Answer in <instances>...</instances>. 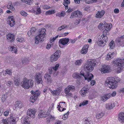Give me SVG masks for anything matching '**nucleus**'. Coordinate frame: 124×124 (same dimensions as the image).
<instances>
[{
  "mask_svg": "<svg viewBox=\"0 0 124 124\" xmlns=\"http://www.w3.org/2000/svg\"><path fill=\"white\" fill-rule=\"evenodd\" d=\"M55 12L54 10H49V11L46 12V15H50L54 14V13Z\"/></svg>",
  "mask_w": 124,
  "mask_h": 124,
  "instance_id": "45",
  "label": "nucleus"
},
{
  "mask_svg": "<svg viewBox=\"0 0 124 124\" xmlns=\"http://www.w3.org/2000/svg\"><path fill=\"white\" fill-rule=\"evenodd\" d=\"M115 106V103L112 102L110 103L106 104V108L108 110H110L112 109Z\"/></svg>",
  "mask_w": 124,
  "mask_h": 124,
  "instance_id": "23",
  "label": "nucleus"
},
{
  "mask_svg": "<svg viewBox=\"0 0 124 124\" xmlns=\"http://www.w3.org/2000/svg\"><path fill=\"white\" fill-rule=\"evenodd\" d=\"M110 68L109 65H104L102 67L100 70L102 73H108L110 72Z\"/></svg>",
  "mask_w": 124,
  "mask_h": 124,
  "instance_id": "13",
  "label": "nucleus"
},
{
  "mask_svg": "<svg viewBox=\"0 0 124 124\" xmlns=\"http://www.w3.org/2000/svg\"><path fill=\"white\" fill-rule=\"evenodd\" d=\"M104 115V113L103 112H101L97 113L96 115V117L98 119L101 118Z\"/></svg>",
  "mask_w": 124,
  "mask_h": 124,
  "instance_id": "40",
  "label": "nucleus"
},
{
  "mask_svg": "<svg viewBox=\"0 0 124 124\" xmlns=\"http://www.w3.org/2000/svg\"><path fill=\"white\" fill-rule=\"evenodd\" d=\"M88 47L89 45L88 44L85 46L81 49V53L83 54H86L87 52Z\"/></svg>",
  "mask_w": 124,
  "mask_h": 124,
  "instance_id": "25",
  "label": "nucleus"
},
{
  "mask_svg": "<svg viewBox=\"0 0 124 124\" xmlns=\"http://www.w3.org/2000/svg\"><path fill=\"white\" fill-rule=\"evenodd\" d=\"M69 40V38L61 39L59 40L58 43L59 44H61L63 45H65L68 43Z\"/></svg>",
  "mask_w": 124,
  "mask_h": 124,
  "instance_id": "15",
  "label": "nucleus"
},
{
  "mask_svg": "<svg viewBox=\"0 0 124 124\" xmlns=\"http://www.w3.org/2000/svg\"><path fill=\"white\" fill-rule=\"evenodd\" d=\"M105 12V11L104 10L98 11L96 13L95 16L97 18H101L103 16Z\"/></svg>",
  "mask_w": 124,
  "mask_h": 124,
  "instance_id": "22",
  "label": "nucleus"
},
{
  "mask_svg": "<svg viewBox=\"0 0 124 124\" xmlns=\"http://www.w3.org/2000/svg\"><path fill=\"white\" fill-rule=\"evenodd\" d=\"M7 119L10 124H15L16 123V117L13 114L10 115Z\"/></svg>",
  "mask_w": 124,
  "mask_h": 124,
  "instance_id": "14",
  "label": "nucleus"
},
{
  "mask_svg": "<svg viewBox=\"0 0 124 124\" xmlns=\"http://www.w3.org/2000/svg\"><path fill=\"white\" fill-rule=\"evenodd\" d=\"M21 1L29 5L31 4L32 2V0H21Z\"/></svg>",
  "mask_w": 124,
  "mask_h": 124,
  "instance_id": "41",
  "label": "nucleus"
},
{
  "mask_svg": "<svg viewBox=\"0 0 124 124\" xmlns=\"http://www.w3.org/2000/svg\"><path fill=\"white\" fill-rule=\"evenodd\" d=\"M104 24H105V28L104 30V31L103 32H106V31L107 32H108L110 30V25L109 24H107L106 23H104Z\"/></svg>",
  "mask_w": 124,
  "mask_h": 124,
  "instance_id": "32",
  "label": "nucleus"
},
{
  "mask_svg": "<svg viewBox=\"0 0 124 124\" xmlns=\"http://www.w3.org/2000/svg\"><path fill=\"white\" fill-rule=\"evenodd\" d=\"M23 105L21 101H17L16 102L15 107L16 108L21 109L23 107Z\"/></svg>",
  "mask_w": 124,
  "mask_h": 124,
  "instance_id": "30",
  "label": "nucleus"
},
{
  "mask_svg": "<svg viewBox=\"0 0 124 124\" xmlns=\"http://www.w3.org/2000/svg\"><path fill=\"white\" fill-rule=\"evenodd\" d=\"M109 46L110 47V48L111 49H113L115 47V44L114 43V41L113 40H112L109 43Z\"/></svg>",
  "mask_w": 124,
  "mask_h": 124,
  "instance_id": "42",
  "label": "nucleus"
},
{
  "mask_svg": "<svg viewBox=\"0 0 124 124\" xmlns=\"http://www.w3.org/2000/svg\"><path fill=\"white\" fill-rule=\"evenodd\" d=\"M36 111V110L34 108L29 109L27 112V116L29 118H34Z\"/></svg>",
  "mask_w": 124,
  "mask_h": 124,
  "instance_id": "10",
  "label": "nucleus"
},
{
  "mask_svg": "<svg viewBox=\"0 0 124 124\" xmlns=\"http://www.w3.org/2000/svg\"><path fill=\"white\" fill-rule=\"evenodd\" d=\"M115 52H113L112 53H108L106 57V60H109L113 58L114 57Z\"/></svg>",
  "mask_w": 124,
  "mask_h": 124,
  "instance_id": "26",
  "label": "nucleus"
},
{
  "mask_svg": "<svg viewBox=\"0 0 124 124\" xmlns=\"http://www.w3.org/2000/svg\"><path fill=\"white\" fill-rule=\"evenodd\" d=\"M80 93L81 95L83 96H85L86 95V93L85 92L82 91L81 90L80 91Z\"/></svg>",
  "mask_w": 124,
  "mask_h": 124,
  "instance_id": "53",
  "label": "nucleus"
},
{
  "mask_svg": "<svg viewBox=\"0 0 124 124\" xmlns=\"http://www.w3.org/2000/svg\"><path fill=\"white\" fill-rule=\"evenodd\" d=\"M8 23L11 26H13L15 23V21L13 16H11L8 17Z\"/></svg>",
  "mask_w": 124,
  "mask_h": 124,
  "instance_id": "16",
  "label": "nucleus"
},
{
  "mask_svg": "<svg viewBox=\"0 0 124 124\" xmlns=\"http://www.w3.org/2000/svg\"><path fill=\"white\" fill-rule=\"evenodd\" d=\"M59 36L58 35L56 36V37H53V39L50 40V43H52V42H53L54 40H55L56 39H57L58 37Z\"/></svg>",
  "mask_w": 124,
  "mask_h": 124,
  "instance_id": "57",
  "label": "nucleus"
},
{
  "mask_svg": "<svg viewBox=\"0 0 124 124\" xmlns=\"http://www.w3.org/2000/svg\"><path fill=\"white\" fill-rule=\"evenodd\" d=\"M55 119V118L54 116H52V115H50L46 119L47 123H49L50 121L52 120H54Z\"/></svg>",
  "mask_w": 124,
  "mask_h": 124,
  "instance_id": "35",
  "label": "nucleus"
},
{
  "mask_svg": "<svg viewBox=\"0 0 124 124\" xmlns=\"http://www.w3.org/2000/svg\"><path fill=\"white\" fill-rule=\"evenodd\" d=\"M46 30L45 28L41 29V30H39V34L37 36L34 40L35 43L38 44L44 41V38L46 35L45 31Z\"/></svg>",
  "mask_w": 124,
  "mask_h": 124,
  "instance_id": "4",
  "label": "nucleus"
},
{
  "mask_svg": "<svg viewBox=\"0 0 124 124\" xmlns=\"http://www.w3.org/2000/svg\"><path fill=\"white\" fill-rule=\"evenodd\" d=\"M7 8L12 11H14L15 10V8L13 7L12 3H9L7 6Z\"/></svg>",
  "mask_w": 124,
  "mask_h": 124,
  "instance_id": "38",
  "label": "nucleus"
},
{
  "mask_svg": "<svg viewBox=\"0 0 124 124\" xmlns=\"http://www.w3.org/2000/svg\"><path fill=\"white\" fill-rule=\"evenodd\" d=\"M79 16L78 15V11H76L72 13L71 14V16L70 17V18H73L74 17H77Z\"/></svg>",
  "mask_w": 124,
  "mask_h": 124,
  "instance_id": "34",
  "label": "nucleus"
},
{
  "mask_svg": "<svg viewBox=\"0 0 124 124\" xmlns=\"http://www.w3.org/2000/svg\"><path fill=\"white\" fill-rule=\"evenodd\" d=\"M102 35V36H100V38L99 39L100 40H102L103 42H106V43L108 41V38L105 35L104 32H103Z\"/></svg>",
  "mask_w": 124,
  "mask_h": 124,
  "instance_id": "28",
  "label": "nucleus"
},
{
  "mask_svg": "<svg viewBox=\"0 0 124 124\" xmlns=\"http://www.w3.org/2000/svg\"><path fill=\"white\" fill-rule=\"evenodd\" d=\"M120 80L119 79L117 81L113 77H108L106 81L105 85L107 86L110 89H115L117 87L118 82L120 81Z\"/></svg>",
  "mask_w": 124,
  "mask_h": 124,
  "instance_id": "3",
  "label": "nucleus"
},
{
  "mask_svg": "<svg viewBox=\"0 0 124 124\" xmlns=\"http://www.w3.org/2000/svg\"><path fill=\"white\" fill-rule=\"evenodd\" d=\"M96 60H90L87 61L84 67V71L85 73L86 74L88 72L90 73L94 69V68L96 65Z\"/></svg>",
  "mask_w": 124,
  "mask_h": 124,
  "instance_id": "2",
  "label": "nucleus"
},
{
  "mask_svg": "<svg viewBox=\"0 0 124 124\" xmlns=\"http://www.w3.org/2000/svg\"><path fill=\"white\" fill-rule=\"evenodd\" d=\"M98 28L100 30H104L105 28V24L100 23L98 26Z\"/></svg>",
  "mask_w": 124,
  "mask_h": 124,
  "instance_id": "39",
  "label": "nucleus"
},
{
  "mask_svg": "<svg viewBox=\"0 0 124 124\" xmlns=\"http://www.w3.org/2000/svg\"><path fill=\"white\" fill-rule=\"evenodd\" d=\"M75 87L74 86L70 85L68 86L65 90V94H68L70 91H74L75 90Z\"/></svg>",
  "mask_w": 124,
  "mask_h": 124,
  "instance_id": "17",
  "label": "nucleus"
},
{
  "mask_svg": "<svg viewBox=\"0 0 124 124\" xmlns=\"http://www.w3.org/2000/svg\"><path fill=\"white\" fill-rule=\"evenodd\" d=\"M70 3V1L69 0H64L63 4L64 6H65V5H68V4Z\"/></svg>",
  "mask_w": 124,
  "mask_h": 124,
  "instance_id": "48",
  "label": "nucleus"
},
{
  "mask_svg": "<svg viewBox=\"0 0 124 124\" xmlns=\"http://www.w3.org/2000/svg\"><path fill=\"white\" fill-rule=\"evenodd\" d=\"M6 72L7 74L10 75H11L12 74V73L11 71V70H8V69L6 70Z\"/></svg>",
  "mask_w": 124,
  "mask_h": 124,
  "instance_id": "58",
  "label": "nucleus"
},
{
  "mask_svg": "<svg viewBox=\"0 0 124 124\" xmlns=\"http://www.w3.org/2000/svg\"><path fill=\"white\" fill-rule=\"evenodd\" d=\"M68 115L67 114H64V115L63 117H62V119L63 120H66L67 118L68 117Z\"/></svg>",
  "mask_w": 124,
  "mask_h": 124,
  "instance_id": "60",
  "label": "nucleus"
},
{
  "mask_svg": "<svg viewBox=\"0 0 124 124\" xmlns=\"http://www.w3.org/2000/svg\"><path fill=\"white\" fill-rule=\"evenodd\" d=\"M43 76V75L41 73H36L35 77L37 84H42L43 83V81L42 79Z\"/></svg>",
  "mask_w": 124,
  "mask_h": 124,
  "instance_id": "9",
  "label": "nucleus"
},
{
  "mask_svg": "<svg viewBox=\"0 0 124 124\" xmlns=\"http://www.w3.org/2000/svg\"><path fill=\"white\" fill-rule=\"evenodd\" d=\"M67 26L66 24H64L62 25V26L59 27L58 29V31H61L63 29L66 27Z\"/></svg>",
  "mask_w": 124,
  "mask_h": 124,
  "instance_id": "43",
  "label": "nucleus"
},
{
  "mask_svg": "<svg viewBox=\"0 0 124 124\" xmlns=\"http://www.w3.org/2000/svg\"><path fill=\"white\" fill-rule=\"evenodd\" d=\"M20 81H18L17 80H14V82L15 85L16 86H18L19 85V83L20 82Z\"/></svg>",
  "mask_w": 124,
  "mask_h": 124,
  "instance_id": "59",
  "label": "nucleus"
},
{
  "mask_svg": "<svg viewBox=\"0 0 124 124\" xmlns=\"http://www.w3.org/2000/svg\"><path fill=\"white\" fill-rule=\"evenodd\" d=\"M7 38L8 41L12 43L13 42L15 39V36L11 33H9L7 35Z\"/></svg>",
  "mask_w": 124,
  "mask_h": 124,
  "instance_id": "12",
  "label": "nucleus"
},
{
  "mask_svg": "<svg viewBox=\"0 0 124 124\" xmlns=\"http://www.w3.org/2000/svg\"><path fill=\"white\" fill-rule=\"evenodd\" d=\"M89 89L88 87H84L81 90L86 93H87L89 92Z\"/></svg>",
  "mask_w": 124,
  "mask_h": 124,
  "instance_id": "44",
  "label": "nucleus"
},
{
  "mask_svg": "<svg viewBox=\"0 0 124 124\" xmlns=\"http://www.w3.org/2000/svg\"><path fill=\"white\" fill-rule=\"evenodd\" d=\"M83 60L81 59L75 61V64L77 66H79L82 63Z\"/></svg>",
  "mask_w": 124,
  "mask_h": 124,
  "instance_id": "36",
  "label": "nucleus"
},
{
  "mask_svg": "<svg viewBox=\"0 0 124 124\" xmlns=\"http://www.w3.org/2000/svg\"><path fill=\"white\" fill-rule=\"evenodd\" d=\"M33 84V81L31 79H27V78H24L21 83L22 86L27 89L31 87Z\"/></svg>",
  "mask_w": 124,
  "mask_h": 124,
  "instance_id": "5",
  "label": "nucleus"
},
{
  "mask_svg": "<svg viewBox=\"0 0 124 124\" xmlns=\"http://www.w3.org/2000/svg\"><path fill=\"white\" fill-rule=\"evenodd\" d=\"M36 31V29L34 28H32L30 31H28L27 33L29 37H32L35 35Z\"/></svg>",
  "mask_w": 124,
  "mask_h": 124,
  "instance_id": "24",
  "label": "nucleus"
},
{
  "mask_svg": "<svg viewBox=\"0 0 124 124\" xmlns=\"http://www.w3.org/2000/svg\"><path fill=\"white\" fill-rule=\"evenodd\" d=\"M110 97V93L107 94L102 96L101 100L104 101H105L107 100Z\"/></svg>",
  "mask_w": 124,
  "mask_h": 124,
  "instance_id": "29",
  "label": "nucleus"
},
{
  "mask_svg": "<svg viewBox=\"0 0 124 124\" xmlns=\"http://www.w3.org/2000/svg\"><path fill=\"white\" fill-rule=\"evenodd\" d=\"M20 13L22 16H26L27 15V13L23 11H21Z\"/></svg>",
  "mask_w": 124,
  "mask_h": 124,
  "instance_id": "51",
  "label": "nucleus"
},
{
  "mask_svg": "<svg viewBox=\"0 0 124 124\" xmlns=\"http://www.w3.org/2000/svg\"><path fill=\"white\" fill-rule=\"evenodd\" d=\"M59 64H56L55 66L53 67V68L54 70V72H55L58 69V68L59 67Z\"/></svg>",
  "mask_w": 124,
  "mask_h": 124,
  "instance_id": "46",
  "label": "nucleus"
},
{
  "mask_svg": "<svg viewBox=\"0 0 124 124\" xmlns=\"http://www.w3.org/2000/svg\"><path fill=\"white\" fill-rule=\"evenodd\" d=\"M49 113L41 111L38 114V117L39 118L45 117L49 115Z\"/></svg>",
  "mask_w": 124,
  "mask_h": 124,
  "instance_id": "19",
  "label": "nucleus"
},
{
  "mask_svg": "<svg viewBox=\"0 0 124 124\" xmlns=\"http://www.w3.org/2000/svg\"><path fill=\"white\" fill-rule=\"evenodd\" d=\"M61 91V89L60 88H57L56 90H51V92L54 95H59Z\"/></svg>",
  "mask_w": 124,
  "mask_h": 124,
  "instance_id": "27",
  "label": "nucleus"
},
{
  "mask_svg": "<svg viewBox=\"0 0 124 124\" xmlns=\"http://www.w3.org/2000/svg\"><path fill=\"white\" fill-rule=\"evenodd\" d=\"M118 119L120 123H124V112L119 113L118 114Z\"/></svg>",
  "mask_w": 124,
  "mask_h": 124,
  "instance_id": "20",
  "label": "nucleus"
},
{
  "mask_svg": "<svg viewBox=\"0 0 124 124\" xmlns=\"http://www.w3.org/2000/svg\"><path fill=\"white\" fill-rule=\"evenodd\" d=\"M61 54L60 50H58L54 54L50 57V61L52 62L56 61L60 57Z\"/></svg>",
  "mask_w": 124,
  "mask_h": 124,
  "instance_id": "8",
  "label": "nucleus"
},
{
  "mask_svg": "<svg viewBox=\"0 0 124 124\" xmlns=\"http://www.w3.org/2000/svg\"><path fill=\"white\" fill-rule=\"evenodd\" d=\"M88 101L87 100H85L82 102V105L84 106L87 104L88 103Z\"/></svg>",
  "mask_w": 124,
  "mask_h": 124,
  "instance_id": "55",
  "label": "nucleus"
},
{
  "mask_svg": "<svg viewBox=\"0 0 124 124\" xmlns=\"http://www.w3.org/2000/svg\"><path fill=\"white\" fill-rule=\"evenodd\" d=\"M106 43V42H103V41H102V40H100L99 39L97 42L98 46H104L105 45Z\"/></svg>",
  "mask_w": 124,
  "mask_h": 124,
  "instance_id": "33",
  "label": "nucleus"
},
{
  "mask_svg": "<svg viewBox=\"0 0 124 124\" xmlns=\"http://www.w3.org/2000/svg\"><path fill=\"white\" fill-rule=\"evenodd\" d=\"M53 44H51H51H49V43H48L47 45L46 46V48L47 49H49L50 48V47H51L53 46Z\"/></svg>",
  "mask_w": 124,
  "mask_h": 124,
  "instance_id": "54",
  "label": "nucleus"
},
{
  "mask_svg": "<svg viewBox=\"0 0 124 124\" xmlns=\"http://www.w3.org/2000/svg\"><path fill=\"white\" fill-rule=\"evenodd\" d=\"M45 80L48 83L51 82V75L49 73H46L44 76Z\"/></svg>",
  "mask_w": 124,
  "mask_h": 124,
  "instance_id": "21",
  "label": "nucleus"
},
{
  "mask_svg": "<svg viewBox=\"0 0 124 124\" xmlns=\"http://www.w3.org/2000/svg\"><path fill=\"white\" fill-rule=\"evenodd\" d=\"M112 62L115 66H117V72H120L122 70L121 68L124 65V59H116L115 61H113Z\"/></svg>",
  "mask_w": 124,
  "mask_h": 124,
  "instance_id": "6",
  "label": "nucleus"
},
{
  "mask_svg": "<svg viewBox=\"0 0 124 124\" xmlns=\"http://www.w3.org/2000/svg\"><path fill=\"white\" fill-rule=\"evenodd\" d=\"M8 49L9 51H12L13 53H14L16 54L17 53V48L16 47H15L14 46H9Z\"/></svg>",
  "mask_w": 124,
  "mask_h": 124,
  "instance_id": "31",
  "label": "nucleus"
},
{
  "mask_svg": "<svg viewBox=\"0 0 124 124\" xmlns=\"http://www.w3.org/2000/svg\"><path fill=\"white\" fill-rule=\"evenodd\" d=\"M17 41L21 42H23V41H24V39L22 38H20L19 39H17Z\"/></svg>",
  "mask_w": 124,
  "mask_h": 124,
  "instance_id": "62",
  "label": "nucleus"
},
{
  "mask_svg": "<svg viewBox=\"0 0 124 124\" xmlns=\"http://www.w3.org/2000/svg\"><path fill=\"white\" fill-rule=\"evenodd\" d=\"M77 40V39H70V42H71L72 43H74Z\"/></svg>",
  "mask_w": 124,
  "mask_h": 124,
  "instance_id": "63",
  "label": "nucleus"
},
{
  "mask_svg": "<svg viewBox=\"0 0 124 124\" xmlns=\"http://www.w3.org/2000/svg\"><path fill=\"white\" fill-rule=\"evenodd\" d=\"M2 122L3 124H8L9 123L8 120L5 119H3L2 120Z\"/></svg>",
  "mask_w": 124,
  "mask_h": 124,
  "instance_id": "52",
  "label": "nucleus"
},
{
  "mask_svg": "<svg viewBox=\"0 0 124 124\" xmlns=\"http://www.w3.org/2000/svg\"><path fill=\"white\" fill-rule=\"evenodd\" d=\"M28 61L26 59H24L22 60V63L23 64H24L25 63H26Z\"/></svg>",
  "mask_w": 124,
  "mask_h": 124,
  "instance_id": "56",
  "label": "nucleus"
},
{
  "mask_svg": "<svg viewBox=\"0 0 124 124\" xmlns=\"http://www.w3.org/2000/svg\"><path fill=\"white\" fill-rule=\"evenodd\" d=\"M119 9L117 8H116L114 10V12L115 13H117L119 12Z\"/></svg>",
  "mask_w": 124,
  "mask_h": 124,
  "instance_id": "61",
  "label": "nucleus"
},
{
  "mask_svg": "<svg viewBox=\"0 0 124 124\" xmlns=\"http://www.w3.org/2000/svg\"><path fill=\"white\" fill-rule=\"evenodd\" d=\"M29 118L28 116L23 117L21 119V122L23 124H30Z\"/></svg>",
  "mask_w": 124,
  "mask_h": 124,
  "instance_id": "18",
  "label": "nucleus"
},
{
  "mask_svg": "<svg viewBox=\"0 0 124 124\" xmlns=\"http://www.w3.org/2000/svg\"><path fill=\"white\" fill-rule=\"evenodd\" d=\"M48 70L49 71V74H51L52 73H54V70L53 69V67H50L49 68Z\"/></svg>",
  "mask_w": 124,
  "mask_h": 124,
  "instance_id": "50",
  "label": "nucleus"
},
{
  "mask_svg": "<svg viewBox=\"0 0 124 124\" xmlns=\"http://www.w3.org/2000/svg\"><path fill=\"white\" fill-rule=\"evenodd\" d=\"M82 76L84 77L85 80H87L88 82L90 81L93 78V74L89 72L86 74L84 70H82L80 72V73L75 72L73 73L72 75L73 77L77 79L81 78Z\"/></svg>",
  "mask_w": 124,
  "mask_h": 124,
  "instance_id": "1",
  "label": "nucleus"
},
{
  "mask_svg": "<svg viewBox=\"0 0 124 124\" xmlns=\"http://www.w3.org/2000/svg\"><path fill=\"white\" fill-rule=\"evenodd\" d=\"M20 77L19 76H18L17 75H15L14 77V79L16 80H17L18 81H20Z\"/></svg>",
  "mask_w": 124,
  "mask_h": 124,
  "instance_id": "49",
  "label": "nucleus"
},
{
  "mask_svg": "<svg viewBox=\"0 0 124 124\" xmlns=\"http://www.w3.org/2000/svg\"><path fill=\"white\" fill-rule=\"evenodd\" d=\"M13 84V83L12 81H8L7 83V86L8 87H10L11 86H12Z\"/></svg>",
  "mask_w": 124,
  "mask_h": 124,
  "instance_id": "47",
  "label": "nucleus"
},
{
  "mask_svg": "<svg viewBox=\"0 0 124 124\" xmlns=\"http://www.w3.org/2000/svg\"><path fill=\"white\" fill-rule=\"evenodd\" d=\"M116 41L117 43H119L122 46H124V35L117 38Z\"/></svg>",
  "mask_w": 124,
  "mask_h": 124,
  "instance_id": "11",
  "label": "nucleus"
},
{
  "mask_svg": "<svg viewBox=\"0 0 124 124\" xmlns=\"http://www.w3.org/2000/svg\"><path fill=\"white\" fill-rule=\"evenodd\" d=\"M9 113V111H6L4 113V115L5 116H8Z\"/></svg>",
  "mask_w": 124,
  "mask_h": 124,
  "instance_id": "64",
  "label": "nucleus"
},
{
  "mask_svg": "<svg viewBox=\"0 0 124 124\" xmlns=\"http://www.w3.org/2000/svg\"><path fill=\"white\" fill-rule=\"evenodd\" d=\"M31 93L32 95L30 98V101L31 102L34 103L37 100L38 97L40 95L41 92L39 90H37L35 91L32 90Z\"/></svg>",
  "mask_w": 124,
  "mask_h": 124,
  "instance_id": "7",
  "label": "nucleus"
},
{
  "mask_svg": "<svg viewBox=\"0 0 124 124\" xmlns=\"http://www.w3.org/2000/svg\"><path fill=\"white\" fill-rule=\"evenodd\" d=\"M84 124H90V118L88 117V118H86L84 119Z\"/></svg>",
  "mask_w": 124,
  "mask_h": 124,
  "instance_id": "37",
  "label": "nucleus"
}]
</instances>
